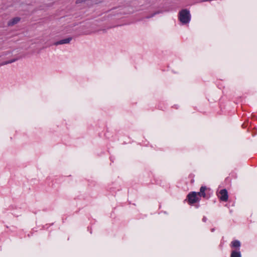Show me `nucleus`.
I'll return each instance as SVG.
<instances>
[{"label": "nucleus", "instance_id": "nucleus-1", "mask_svg": "<svg viewBox=\"0 0 257 257\" xmlns=\"http://www.w3.org/2000/svg\"><path fill=\"white\" fill-rule=\"evenodd\" d=\"M200 198L198 196L196 192L192 191L188 193L186 196L185 201L190 205H193L194 204L200 201Z\"/></svg>", "mask_w": 257, "mask_h": 257}, {"label": "nucleus", "instance_id": "nucleus-2", "mask_svg": "<svg viewBox=\"0 0 257 257\" xmlns=\"http://www.w3.org/2000/svg\"><path fill=\"white\" fill-rule=\"evenodd\" d=\"M179 21L183 24L188 23L191 20V15L189 11L187 9H183L179 13Z\"/></svg>", "mask_w": 257, "mask_h": 257}, {"label": "nucleus", "instance_id": "nucleus-3", "mask_svg": "<svg viewBox=\"0 0 257 257\" xmlns=\"http://www.w3.org/2000/svg\"><path fill=\"white\" fill-rule=\"evenodd\" d=\"M211 189L206 186H201L200 188V191L197 192L198 196L208 199L211 196Z\"/></svg>", "mask_w": 257, "mask_h": 257}, {"label": "nucleus", "instance_id": "nucleus-4", "mask_svg": "<svg viewBox=\"0 0 257 257\" xmlns=\"http://www.w3.org/2000/svg\"><path fill=\"white\" fill-rule=\"evenodd\" d=\"M218 197L219 199L224 202H226L228 200V195L226 189H223L220 190L217 194Z\"/></svg>", "mask_w": 257, "mask_h": 257}, {"label": "nucleus", "instance_id": "nucleus-5", "mask_svg": "<svg viewBox=\"0 0 257 257\" xmlns=\"http://www.w3.org/2000/svg\"><path fill=\"white\" fill-rule=\"evenodd\" d=\"M241 246L240 242L238 240H235L232 241L230 243V247L231 248L235 249H239Z\"/></svg>", "mask_w": 257, "mask_h": 257}, {"label": "nucleus", "instance_id": "nucleus-6", "mask_svg": "<svg viewBox=\"0 0 257 257\" xmlns=\"http://www.w3.org/2000/svg\"><path fill=\"white\" fill-rule=\"evenodd\" d=\"M72 40L71 37H69L63 40H61L60 41H57L54 43L55 45H62L64 44H68L70 43L71 40Z\"/></svg>", "mask_w": 257, "mask_h": 257}, {"label": "nucleus", "instance_id": "nucleus-7", "mask_svg": "<svg viewBox=\"0 0 257 257\" xmlns=\"http://www.w3.org/2000/svg\"><path fill=\"white\" fill-rule=\"evenodd\" d=\"M230 257H241L240 250L239 249H234L232 250Z\"/></svg>", "mask_w": 257, "mask_h": 257}, {"label": "nucleus", "instance_id": "nucleus-8", "mask_svg": "<svg viewBox=\"0 0 257 257\" xmlns=\"http://www.w3.org/2000/svg\"><path fill=\"white\" fill-rule=\"evenodd\" d=\"M20 20V19L18 17H16L13 19L12 20L9 21L8 23L9 26H12L17 24Z\"/></svg>", "mask_w": 257, "mask_h": 257}, {"label": "nucleus", "instance_id": "nucleus-9", "mask_svg": "<svg viewBox=\"0 0 257 257\" xmlns=\"http://www.w3.org/2000/svg\"><path fill=\"white\" fill-rule=\"evenodd\" d=\"M17 60H18V59L16 58V59H12V60H11L10 61H5V62H3L2 64H1L0 66H2V65H7L8 64L12 63L13 62H15Z\"/></svg>", "mask_w": 257, "mask_h": 257}, {"label": "nucleus", "instance_id": "nucleus-10", "mask_svg": "<svg viewBox=\"0 0 257 257\" xmlns=\"http://www.w3.org/2000/svg\"><path fill=\"white\" fill-rule=\"evenodd\" d=\"M86 1V0H77L76 2V4L81 3L84 2Z\"/></svg>", "mask_w": 257, "mask_h": 257}, {"label": "nucleus", "instance_id": "nucleus-11", "mask_svg": "<svg viewBox=\"0 0 257 257\" xmlns=\"http://www.w3.org/2000/svg\"><path fill=\"white\" fill-rule=\"evenodd\" d=\"M158 13H159V12H155L153 15H152L151 16L147 17V18H150L153 17L154 16H155L156 14H158Z\"/></svg>", "mask_w": 257, "mask_h": 257}]
</instances>
